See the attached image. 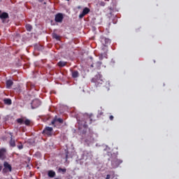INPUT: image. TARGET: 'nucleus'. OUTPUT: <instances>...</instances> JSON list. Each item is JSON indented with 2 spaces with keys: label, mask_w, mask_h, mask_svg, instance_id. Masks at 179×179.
Segmentation results:
<instances>
[{
  "label": "nucleus",
  "mask_w": 179,
  "mask_h": 179,
  "mask_svg": "<svg viewBox=\"0 0 179 179\" xmlns=\"http://www.w3.org/2000/svg\"><path fill=\"white\" fill-rule=\"evenodd\" d=\"M92 82L93 83H95L96 86H101V85H103V83H104V81L101 78V76L100 74L95 76L92 79Z\"/></svg>",
  "instance_id": "f257e3e1"
},
{
  "label": "nucleus",
  "mask_w": 179,
  "mask_h": 179,
  "mask_svg": "<svg viewBox=\"0 0 179 179\" xmlns=\"http://www.w3.org/2000/svg\"><path fill=\"white\" fill-rule=\"evenodd\" d=\"M3 173L4 174H6V173H10L12 172V165H10L8 162H3Z\"/></svg>",
  "instance_id": "f03ea898"
},
{
  "label": "nucleus",
  "mask_w": 179,
  "mask_h": 179,
  "mask_svg": "<svg viewBox=\"0 0 179 179\" xmlns=\"http://www.w3.org/2000/svg\"><path fill=\"white\" fill-rule=\"evenodd\" d=\"M57 122H59V124H64V120L62 118H58V117L55 116L51 122V124L56 128H59V126L57 124Z\"/></svg>",
  "instance_id": "7ed1b4c3"
},
{
  "label": "nucleus",
  "mask_w": 179,
  "mask_h": 179,
  "mask_svg": "<svg viewBox=\"0 0 179 179\" xmlns=\"http://www.w3.org/2000/svg\"><path fill=\"white\" fill-rule=\"evenodd\" d=\"M16 122L17 124H20V125H22V124H24V125H27V127H29L31 124V121L29 119L24 120V117L18 118L16 120Z\"/></svg>",
  "instance_id": "20e7f679"
},
{
  "label": "nucleus",
  "mask_w": 179,
  "mask_h": 179,
  "mask_svg": "<svg viewBox=\"0 0 179 179\" xmlns=\"http://www.w3.org/2000/svg\"><path fill=\"white\" fill-rule=\"evenodd\" d=\"M121 163H122V160L118 159L117 158V156H115V157L111 159L112 167H113L114 169L118 167V166H120Z\"/></svg>",
  "instance_id": "39448f33"
},
{
  "label": "nucleus",
  "mask_w": 179,
  "mask_h": 179,
  "mask_svg": "<svg viewBox=\"0 0 179 179\" xmlns=\"http://www.w3.org/2000/svg\"><path fill=\"white\" fill-rule=\"evenodd\" d=\"M100 40L101 44L104 45V47H107V45H108L111 43V40L104 36H101Z\"/></svg>",
  "instance_id": "423d86ee"
},
{
  "label": "nucleus",
  "mask_w": 179,
  "mask_h": 179,
  "mask_svg": "<svg viewBox=\"0 0 179 179\" xmlns=\"http://www.w3.org/2000/svg\"><path fill=\"white\" fill-rule=\"evenodd\" d=\"M31 108L33 109L37 108L38 107H40L41 106V101L39 99H34L31 102Z\"/></svg>",
  "instance_id": "0eeeda50"
},
{
  "label": "nucleus",
  "mask_w": 179,
  "mask_h": 179,
  "mask_svg": "<svg viewBox=\"0 0 179 179\" xmlns=\"http://www.w3.org/2000/svg\"><path fill=\"white\" fill-rule=\"evenodd\" d=\"M43 134H44L45 135H47L48 136H51V135H52V127H46L43 129Z\"/></svg>",
  "instance_id": "6e6552de"
},
{
  "label": "nucleus",
  "mask_w": 179,
  "mask_h": 179,
  "mask_svg": "<svg viewBox=\"0 0 179 179\" xmlns=\"http://www.w3.org/2000/svg\"><path fill=\"white\" fill-rule=\"evenodd\" d=\"M55 22L61 23L64 20V15L62 13H57L55 17Z\"/></svg>",
  "instance_id": "1a4fd4ad"
},
{
  "label": "nucleus",
  "mask_w": 179,
  "mask_h": 179,
  "mask_svg": "<svg viewBox=\"0 0 179 179\" xmlns=\"http://www.w3.org/2000/svg\"><path fill=\"white\" fill-rule=\"evenodd\" d=\"M6 159V149H0V160H5Z\"/></svg>",
  "instance_id": "9d476101"
},
{
  "label": "nucleus",
  "mask_w": 179,
  "mask_h": 179,
  "mask_svg": "<svg viewBox=\"0 0 179 179\" xmlns=\"http://www.w3.org/2000/svg\"><path fill=\"white\" fill-rule=\"evenodd\" d=\"M9 135L10 136V146L11 148H15L16 146V143L15 142V139H13V133H9Z\"/></svg>",
  "instance_id": "9b49d317"
},
{
  "label": "nucleus",
  "mask_w": 179,
  "mask_h": 179,
  "mask_svg": "<svg viewBox=\"0 0 179 179\" xmlns=\"http://www.w3.org/2000/svg\"><path fill=\"white\" fill-rule=\"evenodd\" d=\"M0 19H1V20L3 21L5 20V19H9V14H8V13H0Z\"/></svg>",
  "instance_id": "f8f14e48"
},
{
  "label": "nucleus",
  "mask_w": 179,
  "mask_h": 179,
  "mask_svg": "<svg viewBox=\"0 0 179 179\" xmlns=\"http://www.w3.org/2000/svg\"><path fill=\"white\" fill-rule=\"evenodd\" d=\"M101 62H97L96 64H91V68H94L95 69H100V67L101 66Z\"/></svg>",
  "instance_id": "ddd939ff"
},
{
  "label": "nucleus",
  "mask_w": 179,
  "mask_h": 179,
  "mask_svg": "<svg viewBox=\"0 0 179 179\" xmlns=\"http://www.w3.org/2000/svg\"><path fill=\"white\" fill-rule=\"evenodd\" d=\"M71 76L73 79H76V78H79V71L76 70H71Z\"/></svg>",
  "instance_id": "4468645a"
},
{
  "label": "nucleus",
  "mask_w": 179,
  "mask_h": 179,
  "mask_svg": "<svg viewBox=\"0 0 179 179\" xmlns=\"http://www.w3.org/2000/svg\"><path fill=\"white\" fill-rule=\"evenodd\" d=\"M85 142L87 145H89L90 143H92V142H93V137L92 136V134H90V136H88L87 138H85Z\"/></svg>",
  "instance_id": "2eb2a0df"
},
{
  "label": "nucleus",
  "mask_w": 179,
  "mask_h": 179,
  "mask_svg": "<svg viewBox=\"0 0 179 179\" xmlns=\"http://www.w3.org/2000/svg\"><path fill=\"white\" fill-rule=\"evenodd\" d=\"M92 124V116H89L87 117L86 120H85V124H84V127H87V124Z\"/></svg>",
  "instance_id": "dca6fc26"
},
{
  "label": "nucleus",
  "mask_w": 179,
  "mask_h": 179,
  "mask_svg": "<svg viewBox=\"0 0 179 179\" xmlns=\"http://www.w3.org/2000/svg\"><path fill=\"white\" fill-rule=\"evenodd\" d=\"M48 176L50 178H54V177H55V171H49L48 173Z\"/></svg>",
  "instance_id": "f3484780"
},
{
  "label": "nucleus",
  "mask_w": 179,
  "mask_h": 179,
  "mask_svg": "<svg viewBox=\"0 0 179 179\" xmlns=\"http://www.w3.org/2000/svg\"><path fill=\"white\" fill-rule=\"evenodd\" d=\"M4 104H7V106H10L12 104V99H3Z\"/></svg>",
  "instance_id": "a211bd4d"
},
{
  "label": "nucleus",
  "mask_w": 179,
  "mask_h": 179,
  "mask_svg": "<svg viewBox=\"0 0 179 179\" xmlns=\"http://www.w3.org/2000/svg\"><path fill=\"white\" fill-rule=\"evenodd\" d=\"M13 85V81H12V80H8L6 81V86L8 89H9V87H12Z\"/></svg>",
  "instance_id": "6ab92c4d"
},
{
  "label": "nucleus",
  "mask_w": 179,
  "mask_h": 179,
  "mask_svg": "<svg viewBox=\"0 0 179 179\" xmlns=\"http://www.w3.org/2000/svg\"><path fill=\"white\" fill-rule=\"evenodd\" d=\"M57 65L59 66V68H63V66H66V62L60 61L57 63Z\"/></svg>",
  "instance_id": "aec40b11"
},
{
  "label": "nucleus",
  "mask_w": 179,
  "mask_h": 179,
  "mask_svg": "<svg viewBox=\"0 0 179 179\" xmlns=\"http://www.w3.org/2000/svg\"><path fill=\"white\" fill-rule=\"evenodd\" d=\"M90 12V8L85 7L83 10V14H85V15H87Z\"/></svg>",
  "instance_id": "412c9836"
},
{
  "label": "nucleus",
  "mask_w": 179,
  "mask_h": 179,
  "mask_svg": "<svg viewBox=\"0 0 179 179\" xmlns=\"http://www.w3.org/2000/svg\"><path fill=\"white\" fill-rule=\"evenodd\" d=\"M58 173H62V174H65V173H66V169L59 168Z\"/></svg>",
  "instance_id": "4be33fe9"
},
{
  "label": "nucleus",
  "mask_w": 179,
  "mask_h": 179,
  "mask_svg": "<svg viewBox=\"0 0 179 179\" xmlns=\"http://www.w3.org/2000/svg\"><path fill=\"white\" fill-rule=\"evenodd\" d=\"M26 29L27 31H30L31 30H33V27L30 24H28L26 25Z\"/></svg>",
  "instance_id": "5701e85b"
},
{
  "label": "nucleus",
  "mask_w": 179,
  "mask_h": 179,
  "mask_svg": "<svg viewBox=\"0 0 179 179\" xmlns=\"http://www.w3.org/2000/svg\"><path fill=\"white\" fill-rule=\"evenodd\" d=\"M52 38H55V40L59 41V36H58V34L55 33L52 34Z\"/></svg>",
  "instance_id": "b1692460"
},
{
  "label": "nucleus",
  "mask_w": 179,
  "mask_h": 179,
  "mask_svg": "<svg viewBox=\"0 0 179 179\" xmlns=\"http://www.w3.org/2000/svg\"><path fill=\"white\" fill-rule=\"evenodd\" d=\"M85 16H86V15L85 14H83V13H82L81 14L79 15L80 19H83V17H85Z\"/></svg>",
  "instance_id": "393cba45"
},
{
  "label": "nucleus",
  "mask_w": 179,
  "mask_h": 179,
  "mask_svg": "<svg viewBox=\"0 0 179 179\" xmlns=\"http://www.w3.org/2000/svg\"><path fill=\"white\" fill-rule=\"evenodd\" d=\"M17 148H18L20 150H21V149H23V145L21 144V145H17Z\"/></svg>",
  "instance_id": "a878e982"
},
{
  "label": "nucleus",
  "mask_w": 179,
  "mask_h": 179,
  "mask_svg": "<svg viewBox=\"0 0 179 179\" xmlns=\"http://www.w3.org/2000/svg\"><path fill=\"white\" fill-rule=\"evenodd\" d=\"M109 120H110V121H113V120H114V116L110 115Z\"/></svg>",
  "instance_id": "bb28decb"
},
{
  "label": "nucleus",
  "mask_w": 179,
  "mask_h": 179,
  "mask_svg": "<svg viewBox=\"0 0 179 179\" xmlns=\"http://www.w3.org/2000/svg\"><path fill=\"white\" fill-rule=\"evenodd\" d=\"M111 178V175H107L106 179Z\"/></svg>",
  "instance_id": "cd10ccee"
},
{
  "label": "nucleus",
  "mask_w": 179,
  "mask_h": 179,
  "mask_svg": "<svg viewBox=\"0 0 179 179\" xmlns=\"http://www.w3.org/2000/svg\"><path fill=\"white\" fill-rule=\"evenodd\" d=\"M104 5H106V3H105L104 2H101V6H104Z\"/></svg>",
  "instance_id": "c85d7f7f"
},
{
  "label": "nucleus",
  "mask_w": 179,
  "mask_h": 179,
  "mask_svg": "<svg viewBox=\"0 0 179 179\" xmlns=\"http://www.w3.org/2000/svg\"><path fill=\"white\" fill-rule=\"evenodd\" d=\"M0 171H2V166L0 165Z\"/></svg>",
  "instance_id": "c756f323"
},
{
  "label": "nucleus",
  "mask_w": 179,
  "mask_h": 179,
  "mask_svg": "<svg viewBox=\"0 0 179 179\" xmlns=\"http://www.w3.org/2000/svg\"><path fill=\"white\" fill-rule=\"evenodd\" d=\"M38 2H44V0H38Z\"/></svg>",
  "instance_id": "7c9ffc66"
},
{
  "label": "nucleus",
  "mask_w": 179,
  "mask_h": 179,
  "mask_svg": "<svg viewBox=\"0 0 179 179\" xmlns=\"http://www.w3.org/2000/svg\"><path fill=\"white\" fill-rule=\"evenodd\" d=\"M66 160H68V155H66Z\"/></svg>",
  "instance_id": "2f4dec72"
},
{
  "label": "nucleus",
  "mask_w": 179,
  "mask_h": 179,
  "mask_svg": "<svg viewBox=\"0 0 179 179\" xmlns=\"http://www.w3.org/2000/svg\"><path fill=\"white\" fill-rule=\"evenodd\" d=\"M99 115H103V112H101V113H99Z\"/></svg>",
  "instance_id": "473e14b6"
},
{
  "label": "nucleus",
  "mask_w": 179,
  "mask_h": 179,
  "mask_svg": "<svg viewBox=\"0 0 179 179\" xmlns=\"http://www.w3.org/2000/svg\"><path fill=\"white\" fill-rule=\"evenodd\" d=\"M66 1H69V0H66Z\"/></svg>",
  "instance_id": "72a5a7b5"
}]
</instances>
